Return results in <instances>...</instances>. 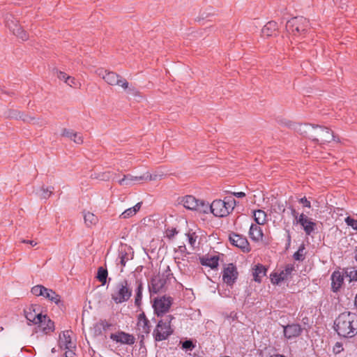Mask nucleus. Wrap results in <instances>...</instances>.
<instances>
[{"mask_svg": "<svg viewBox=\"0 0 357 357\" xmlns=\"http://www.w3.org/2000/svg\"><path fill=\"white\" fill-rule=\"evenodd\" d=\"M298 131L301 135L320 145L330 143L331 141L339 142V139L336 138L333 130L325 126L310 123L301 124Z\"/></svg>", "mask_w": 357, "mask_h": 357, "instance_id": "f257e3e1", "label": "nucleus"}, {"mask_svg": "<svg viewBox=\"0 0 357 357\" xmlns=\"http://www.w3.org/2000/svg\"><path fill=\"white\" fill-rule=\"evenodd\" d=\"M334 330L343 337H353L357 334V314L345 311L334 321Z\"/></svg>", "mask_w": 357, "mask_h": 357, "instance_id": "f03ea898", "label": "nucleus"}, {"mask_svg": "<svg viewBox=\"0 0 357 357\" xmlns=\"http://www.w3.org/2000/svg\"><path fill=\"white\" fill-rule=\"evenodd\" d=\"M173 319H174V316L169 314L158 321L153 331V336L155 341L160 342L165 340L173 334L174 330L171 326Z\"/></svg>", "mask_w": 357, "mask_h": 357, "instance_id": "7ed1b4c3", "label": "nucleus"}, {"mask_svg": "<svg viewBox=\"0 0 357 357\" xmlns=\"http://www.w3.org/2000/svg\"><path fill=\"white\" fill-rule=\"evenodd\" d=\"M132 289L130 282L128 280L119 282L111 294L112 299L115 303H122L128 301L132 296Z\"/></svg>", "mask_w": 357, "mask_h": 357, "instance_id": "20e7f679", "label": "nucleus"}, {"mask_svg": "<svg viewBox=\"0 0 357 357\" xmlns=\"http://www.w3.org/2000/svg\"><path fill=\"white\" fill-rule=\"evenodd\" d=\"M309 26V21L303 17H294L286 23V29L294 36L305 34Z\"/></svg>", "mask_w": 357, "mask_h": 357, "instance_id": "39448f33", "label": "nucleus"}, {"mask_svg": "<svg viewBox=\"0 0 357 357\" xmlns=\"http://www.w3.org/2000/svg\"><path fill=\"white\" fill-rule=\"evenodd\" d=\"M173 298L169 296H158L153 300V307L158 317H162L170 309Z\"/></svg>", "mask_w": 357, "mask_h": 357, "instance_id": "423d86ee", "label": "nucleus"}, {"mask_svg": "<svg viewBox=\"0 0 357 357\" xmlns=\"http://www.w3.org/2000/svg\"><path fill=\"white\" fill-rule=\"evenodd\" d=\"M5 22L6 26L15 36L23 41L28 40V34L24 30H23L22 26L18 24V21L13 15L7 14L5 17Z\"/></svg>", "mask_w": 357, "mask_h": 357, "instance_id": "0eeeda50", "label": "nucleus"}, {"mask_svg": "<svg viewBox=\"0 0 357 357\" xmlns=\"http://www.w3.org/2000/svg\"><path fill=\"white\" fill-rule=\"evenodd\" d=\"M157 175H152L149 172L141 176H132L131 174L124 175L123 178L118 182L121 185H132L135 183H142L144 181L156 180Z\"/></svg>", "mask_w": 357, "mask_h": 357, "instance_id": "6e6552de", "label": "nucleus"}, {"mask_svg": "<svg viewBox=\"0 0 357 357\" xmlns=\"http://www.w3.org/2000/svg\"><path fill=\"white\" fill-rule=\"evenodd\" d=\"M229 240L232 245L238 248L245 253L251 250L248 239L242 235L232 232L229 236Z\"/></svg>", "mask_w": 357, "mask_h": 357, "instance_id": "1a4fd4ad", "label": "nucleus"}, {"mask_svg": "<svg viewBox=\"0 0 357 357\" xmlns=\"http://www.w3.org/2000/svg\"><path fill=\"white\" fill-rule=\"evenodd\" d=\"M167 280L160 274L154 275L149 284V289L151 294H158L165 291Z\"/></svg>", "mask_w": 357, "mask_h": 357, "instance_id": "9d476101", "label": "nucleus"}, {"mask_svg": "<svg viewBox=\"0 0 357 357\" xmlns=\"http://www.w3.org/2000/svg\"><path fill=\"white\" fill-rule=\"evenodd\" d=\"M104 80L109 85H118L123 88L125 90L129 88V84L127 80L112 71H108L107 73H105Z\"/></svg>", "mask_w": 357, "mask_h": 357, "instance_id": "9b49d317", "label": "nucleus"}, {"mask_svg": "<svg viewBox=\"0 0 357 357\" xmlns=\"http://www.w3.org/2000/svg\"><path fill=\"white\" fill-rule=\"evenodd\" d=\"M238 275L237 268L233 264H229L222 272V280L229 286H232Z\"/></svg>", "mask_w": 357, "mask_h": 357, "instance_id": "f8f14e48", "label": "nucleus"}, {"mask_svg": "<svg viewBox=\"0 0 357 357\" xmlns=\"http://www.w3.org/2000/svg\"><path fill=\"white\" fill-rule=\"evenodd\" d=\"M109 337L113 341L124 344L131 345L135 342V338L132 335L121 331L116 333H112Z\"/></svg>", "mask_w": 357, "mask_h": 357, "instance_id": "ddd939ff", "label": "nucleus"}, {"mask_svg": "<svg viewBox=\"0 0 357 357\" xmlns=\"http://www.w3.org/2000/svg\"><path fill=\"white\" fill-rule=\"evenodd\" d=\"M303 328L298 324H287L283 327L284 335L287 339H293L300 336Z\"/></svg>", "mask_w": 357, "mask_h": 357, "instance_id": "4468645a", "label": "nucleus"}, {"mask_svg": "<svg viewBox=\"0 0 357 357\" xmlns=\"http://www.w3.org/2000/svg\"><path fill=\"white\" fill-rule=\"evenodd\" d=\"M225 202L221 199L214 200L211 204V212L216 217H225L227 215V209L225 208Z\"/></svg>", "mask_w": 357, "mask_h": 357, "instance_id": "2eb2a0df", "label": "nucleus"}, {"mask_svg": "<svg viewBox=\"0 0 357 357\" xmlns=\"http://www.w3.org/2000/svg\"><path fill=\"white\" fill-rule=\"evenodd\" d=\"M36 305H31L24 310V315L27 321L34 324H38V322H42V314L37 313L35 309Z\"/></svg>", "mask_w": 357, "mask_h": 357, "instance_id": "dca6fc26", "label": "nucleus"}, {"mask_svg": "<svg viewBox=\"0 0 357 357\" xmlns=\"http://www.w3.org/2000/svg\"><path fill=\"white\" fill-rule=\"evenodd\" d=\"M137 327L142 333L146 335H149L151 332V326L150 321L146 318L144 312L138 316Z\"/></svg>", "mask_w": 357, "mask_h": 357, "instance_id": "f3484780", "label": "nucleus"}, {"mask_svg": "<svg viewBox=\"0 0 357 357\" xmlns=\"http://www.w3.org/2000/svg\"><path fill=\"white\" fill-rule=\"evenodd\" d=\"M331 289L338 292L344 283L343 275L340 271H334L331 275Z\"/></svg>", "mask_w": 357, "mask_h": 357, "instance_id": "a211bd4d", "label": "nucleus"}, {"mask_svg": "<svg viewBox=\"0 0 357 357\" xmlns=\"http://www.w3.org/2000/svg\"><path fill=\"white\" fill-rule=\"evenodd\" d=\"M175 252L180 254V255L175 257V261L177 263L179 269L181 270V265H183V266H185V264H182L181 261H189L188 255L190 253L187 251V248L185 245L178 246V248L175 250Z\"/></svg>", "mask_w": 357, "mask_h": 357, "instance_id": "6ab92c4d", "label": "nucleus"}, {"mask_svg": "<svg viewBox=\"0 0 357 357\" xmlns=\"http://www.w3.org/2000/svg\"><path fill=\"white\" fill-rule=\"evenodd\" d=\"M61 135L73 140L77 144H82L83 143V137L82 135L78 132H74L72 130L63 128L62 130Z\"/></svg>", "mask_w": 357, "mask_h": 357, "instance_id": "aec40b11", "label": "nucleus"}, {"mask_svg": "<svg viewBox=\"0 0 357 357\" xmlns=\"http://www.w3.org/2000/svg\"><path fill=\"white\" fill-rule=\"evenodd\" d=\"M42 322H38V324L42 328L43 331L45 334H48L54 330V323L47 315L42 314Z\"/></svg>", "mask_w": 357, "mask_h": 357, "instance_id": "412c9836", "label": "nucleus"}, {"mask_svg": "<svg viewBox=\"0 0 357 357\" xmlns=\"http://www.w3.org/2000/svg\"><path fill=\"white\" fill-rule=\"evenodd\" d=\"M43 297L49 300L50 301L54 303L57 305L60 304L62 305V302L61 301V296L58 294H56L54 290L51 289H48L45 287L44 294Z\"/></svg>", "mask_w": 357, "mask_h": 357, "instance_id": "4be33fe9", "label": "nucleus"}, {"mask_svg": "<svg viewBox=\"0 0 357 357\" xmlns=\"http://www.w3.org/2000/svg\"><path fill=\"white\" fill-rule=\"evenodd\" d=\"M181 203L185 208L195 211L197 203H199V199L194 196L187 195L182 198Z\"/></svg>", "mask_w": 357, "mask_h": 357, "instance_id": "5701e85b", "label": "nucleus"}, {"mask_svg": "<svg viewBox=\"0 0 357 357\" xmlns=\"http://www.w3.org/2000/svg\"><path fill=\"white\" fill-rule=\"evenodd\" d=\"M249 236L252 241L258 242L262 239V229L257 225L252 224L249 231Z\"/></svg>", "mask_w": 357, "mask_h": 357, "instance_id": "b1692460", "label": "nucleus"}, {"mask_svg": "<svg viewBox=\"0 0 357 357\" xmlns=\"http://www.w3.org/2000/svg\"><path fill=\"white\" fill-rule=\"evenodd\" d=\"M278 30V24L274 21H270L262 28L261 33L264 36H272Z\"/></svg>", "mask_w": 357, "mask_h": 357, "instance_id": "393cba45", "label": "nucleus"}, {"mask_svg": "<svg viewBox=\"0 0 357 357\" xmlns=\"http://www.w3.org/2000/svg\"><path fill=\"white\" fill-rule=\"evenodd\" d=\"M136 289H135V305L137 307H140L142 305V291H143V283L139 280H136Z\"/></svg>", "mask_w": 357, "mask_h": 357, "instance_id": "a878e982", "label": "nucleus"}, {"mask_svg": "<svg viewBox=\"0 0 357 357\" xmlns=\"http://www.w3.org/2000/svg\"><path fill=\"white\" fill-rule=\"evenodd\" d=\"M218 256H213L211 257H202L200 259L202 266H208L212 269L216 268L218 266Z\"/></svg>", "mask_w": 357, "mask_h": 357, "instance_id": "bb28decb", "label": "nucleus"}, {"mask_svg": "<svg viewBox=\"0 0 357 357\" xmlns=\"http://www.w3.org/2000/svg\"><path fill=\"white\" fill-rule=\"evenodd\" d=\"M266 268L262 264H257L252 272L253 279L256 282H261V278L266 275Z\"/></svg>", "mask_w": 357, "mask_h": 357, "instance_id": "cd10ccee", "label": "nucleus"}, {"mask_svg": "<svg viewBox=\"0 0 357 357\" xmlns=\"http://www.w3.org/2000/svg\"><path fill=\"white\" fill-rule=\"evenodd\" d=\"M142 202L137 203L134 206L125 210L120 215V218H129L137 213L142 206Z\"/></svg>", "mask_w": 357, "mask_h": 357, "instance_id": "c85d7f7f", "label": "nucleus"}, {"mask_svg": "<svg viewBox=\"0 0 357 357\" xmlns=\"http://www.w3.org/2000/svg\"><path fill=\"white\" fill-rule=\"evenodd\" d=\"M84 223L87 227H91L95 225L98 221V217L91 212H86L84 213Z\"/></svg>", "mask_w": 357, "mask_h": 357, "instance_id": "c756f323", "label": "nucleus"}, {"mask_svg": "<svg viewBox=\"0 0 357 357\" xmlns=\"http://www.w3.org/2000/svg\"><path fill=\"white\" fill-rule=\"evenodd\" d=\"M70 331H66L63 333V338H61V347L64 346L65 349L75 348L70 336Z\"/></svg>", "mask_w": 357, "mask_h": 357, "instance_id": "7c9ffc66", "label": "nucleus"}, {"mask_svg": "<svg viewBox=\"0 0 357 357\" xmlns=\"http://www.w3.org/2000/svg\"><path fill=\"white\" fill-rule=\"evenodd\" d=\"M266 214L262 210H257L254 211V219L257 225H264L266 222Z\"/></svg>", "mask_w": 357, "mask_h": 357, "instance_id": "2f4dec72", "label": "nucleus"}, {"mask_svg": "<svg viewBox=\"0 0 357 357\" xmlns=\"http://www.w3.org/2000/svg\"><path fill=\"white\" fill-rule=\"evenodd\" d=\"M195 211L202 213H208V211H211V204L204 200L199 199V203H197V206Z\"/></svg>", "mask_w": 357, "mask_h": 357, "instance_id": "473e14b6", "label": "nucleus"}, {"mask_svg": "<svg viewBox=\"0 0 357 357\" xmlns=\"http://www.w3.org/2000/svg\"><path fill=\"white\" fill-rule=\"evenodd\" d=\"M108 272L107 270L102 266L98 268L97 279L102 283V285L107 282Z\"/></svg>", "mask_w": 357, "mask_h": 357, "instance_id": "72a5a7b5", "label": "nucleus"}, {"mask_svg": "<svg viewBox=\"0 0 357 357\" xmlns=\"http://www.w3.org/2000/svg\"><path fill=\"white\" fill-rule=\"evenodd\" d=\"M301 225L303 227L306 235L308 236L310 235L316 228V223L311 221L310 219Z\"/></svg>", "mask_w": 357, "mask_h": 357, "instance_id": "f704fd0d", "label": "nucleus"}, {"mask_svg": "<svg viewBox=\"0 0 357 357\" xmlns=\"http://www.w3.org/2000/svg\"><path fill=\"white\" fill-rule=\"evenodd\" d=\"M305 249V244L302 243L299 246L298 251L294 254V255H293L294 259L296 261H303L305 259V253L304 252Z\"/></svg>", "mask_w": 357, "mask_h": 357, "instance_id": "c9c22d12", "label": "nucleus"}, {"mask_svg": "<svg viewBox=\"0 0 357 357\" xmlns=\"http://www.w3.org/2000/svg\"><path fill=\"white\" fill-rule=\"evenodd\" d=\"M225 202V208L227 209V215H229L234 208L236 205V200L231 197H225L223 200Z\"/></svg>", "mask_w": 357, "mask_h": 357, "instance_id": "e433bc0d", "label": "nucleus"}, {"mask_svg": "<svg viewBox=\"0 0 357 357\" xmlns=\"http://www.w3.org/2000/svg\"><path fill=\"white\" fill-rule=\"evenodd\" d=\"M294 270L295 267L294 264H287L285 266V268L283 271H282L280 273V274L281 275L282 277H284V280H287L290 277V275H291L292 272Z\"/></svg>", "mask_w": 357, "mask_h": 357, "instance_id": "4c0bfd02", "label": "nucleus"}, {"mask_svg": "<svg viewBox=\"0 0 357 357\" xmlns=\"http://www.w3.org/2000/svg\"><path fill=\"white\" fill-rule=\"evenodd\" d=\"M119 258L120 259V264L122 266H125L126 262L132 259L130 254L122 250L119 252Z\"/></svg>", "mask_w": 357, "mask_h": 357, "instance_id": "58836bf2", "label": "nucleus"}, {"mask_svg": "<svg viewBox=\"0 0 357 357\" xmlns=\"http://www.w3.org/2000/svg\"><path fill=\"white\" fill-rule=\"evenodd\" d=\"M9 117L11 118H15V119H22L24 121L29 122L31 121L34 120V118L29 117L27 116H24L23 114H20V112H17V111H12L10 112V114H8Z\"/></svg>", "mask_w": 357, "mask_h": 357, "instance_id": "ea45409f", "label": "nucleus"}, {"mask_svg": "<svg viewBox=\"0 0 357 357\" xmlns=\"http://www.w3.org/2000/svg\"><path fill=\"white\" fill-rule=\"evenodd\" d=\"M45 287L43 285L38 284L33 287L31 292L36 296H43L44 294Z\"/></svg>", "mask_w": 357, "mask_h": 357, "instance_id": "a19ab883", "label": "nucleus"}, {"mask_svg": "<svg viewBox=\"0 0 357 357\" xmlns=\"http://www.w3.org/2000/svg\"><path fill=\"white\" fill-rule=\"evenodd\" d=\"M182 343V348L186 351H192V349L195 347V344L191 340H186Z\"/></svg>", "mask_w": 357, "mask_h": 357, "instance_id": "79ce46f5", "label": "nucleus"}, {"mask_svg": "<svg viewBox=\"0 0 357 357\" xmlns=\"http://www.w3.org/2000/svg\"><path fill=\"white\" fill-rule=\"evenodd\" d=\"M346 275L349 278L350 281H357V269L350 268L346 271Z\"/></svg>", "mask_w": 357, "mask_h": 357, "instance_id": "37998d69", "label": "nucleus"}, {"mask_svg": "<svg viewBox=\"0 0 357 357\" xmlns=\"http://www.w3.org/2000/svg\"><path fill=\"white\" fill-rule=\"evenodd\" d=\"M344 221L348 226L351 227L354 230L357 231V220L348 216L345 218Z\"/></svg>", "mask_w": 357, "mask_h": 357, "instance_id": "c03bdc74", "label": "nucleus"}, {"mask_svg": "<svg viewBox=\"0 0 357 357\" xmlns=\"http://www.w3.org/2000/svg\"><path fill=\"white\" fill-rule=\"evenodd\" d=\"M57 77L59 79L64 80L67 84L70 85L69 80H70V79H71V77L68 76L66 73L61 72V71H58Z\"/></svg>", "mask_w": 357, "mask_h": 357, "instance_id": "a18cd8bd", "label": "nucleus"}, {"mask_svg": "<svg viewBox=\"0 0 357 357\" xmlns=\"http://www.w3.org/2000/svg\"><path fill=\"white\" fill-rule=\"evenodd\" d=\"M272 282L273 284H279L280 282L284 281V277L281 276L280 273H275L272 275L271 278Z\"/></svg>", "mask_w": 357, "mask_h": 357, "instance_id": "49530a36", "label": "nucleus"}, {"mask_svg": "<svg viewBox=\"0 0 357 357\" xmlns=\"http://www.w3.org/2000/svg\"><path fill=\"white\" fill-rule=\"evenodd\" d=\"M101 326L102 329L105 331L108 330L111 326L112 324L108 323L106 320H100L97 324L96 327Z\"/></svg>", "mask_w": 357, "mask_h": 357, "instance_id": "de8ad7c7", "label": "nucleus"}, {"mask_svg": "<svg viewBox=\"0 0 357 357\" xmlns=\"http://www.w3.org/2000/svg\"><path fill=\"white\" fill-rule=\"evenodd\" d=\"M160 275L164 276V278H165V279L167 281L169 280L172 278H174L173 273H172L171 269L169 266H167L166 270Z\"/></svg>", "mask_w": 357, "mask_h": 357, "instance_id": "09e8293b", "label": "nucleus"}, {"mask_svg": "<svg viewBox=\"0 0 357 357\" xmlns=\"http://www.w3.org/2000/svg\"><path fill=\"white\" fill-rule=\"evenodd\" d=\"M42 191H43V193L40 195V197L43 198V199H47L52 194V191L50 189H49V188H44L43 187L42 188Z\"/></svg>", "mask_w": 357, "mask_h": 357, "instance_id": "8fccbe9b", "label": "nucleus"}, {"mask_svg": "<svg viewBox=\"0 0 357 357\" xmlns=\"http://www.w3.org/2000/svg\"><path fill=\"white\" fill-rule=\"evenodd\" d=\"M197 238V236L195 235V233L188 234V243L192 247L195 246Z\"/></svg>", "mask_w": 357, "mask_h": 357, "instance_id": "3c124183", "label": "nucleus"}, {"mask_svg": "<svg viewBox=\"0 0 357 357\" xmlns=\"http://www.w3.org/2000/svg\"><path fill=\"white\" fill-rule=\"evenodd\" d=\"M166 236L171 239L177 233V230L176 228L167 229L165 231Z\"/></svg>", "mask_w": 357, "mask_h": 357, "instance_id": "603ef678", "label": "nucleus"}, {"mask_svg": "<svg viewBox=\"0 0 357 357\" xmlns=\"http://www.w3.org/2000/svg\"><path fill=\"white\" fill-rule=\"evenodd\" d=\"M309 218L307 215H305L304 213H301L298 215L296 223L299 225H303V223L306 222L307 220H308Z\"/></svg>", "mask_w": 357, "mask_h": 357, "instance_id": "864d4df0", "label": "nucleus"}, {"mask_svg": "<svg viewBox=\"0 0 357 357\" xmlns=\"http://www.w3.org/2000/svg\"><path fill=\"white\" fill-rule=\"evenodd\" d=\"M333 352L335 354H340L342 351H343V346L342 343L336 342L333 347Z\"/></svg>", "mask_w": 357, "mask_h": 357, "instance_id": "5fc2aeb1", "label": "nucleus"}, {"mask_svg": "<svg viewBox=\"0 0 357 357\" xmlns=\"http://www.w3.org/2000/svg\"><path fill=\"white\" fill-rule=\"evenodd\" d=\"M298 202H299V203L302 204L304 207H307L308 208H311L310 202L308 201L305 197L299 199Z\"/></svg>", "mask_w": 357, "mask_h": 357, "instance_id": "6e6d98bb", "label": "nucleus"}, {"mask_svg": "<svg viewBox=\"0 0 357 357\" xmlns=\"http://www.w3.org/2000/svg\"><path fill=\"white\" fill-rule=\"evenodd\" d=\"M108 71L106 70H104L103 68H98L96 70V75L101 77L104 79V76L105 75V73H107Z\"/></svg>", "mask_w": 357, "mask_h": 357, "instance_id": "4d7b16f0", "label": "nucleus"}, {"mask_svg": "<svg viewBox=\"0 0 357 357\" xmlns=\"http://www.w3.org/2000/svg\"><path fill=\"white\" fill-rule=\"evenodd\" d=\"M73 348L66 349L65 357H76L75 353L73 351Z\"/></svg>", "mask_w": 357, "mask_h": 357, "instance_id": "13d9d810", "label": "nucleus"}, {"mask_svg": "<svg viewBox=\"0 0 357 357\" xmlns=\"http://www.w3.org/2000/svg\"><path fill=\"white\" fill-rule=\"evenodd\" d=\"M290 210H291V213L292 215V216L296 219L297 220L298 217V212L296 211V209L293 207V206H289V208Z\"/></svg>", "mask_w": 357, "mask_h": 357, "instance_id": "bf43d9fd", "label": "nucleus"}, {"mask_svg": "<svg viewBox=\"0 0 357 357\" xmlns=\"http://www.w3.org/2000/svg\"><path fill=\"white\" fill-rule=\"evenodd\" d=\"M22 243H28V244H30L31 246H35L37 245V243L35 242L34 241H31V240H22L21 241Z\"/></svg>", "mask_w": 357, "mask_h": 357, "instance_id": "052dcab7", "label": "nucleus"}, {"mask_svg": "<svg viewBox=\"0 0 357 357\" xmlns=\"http://www.w3.org/2000/svg\"><path fill=\"white\" fill-rule=\"evenodd\" d=\"M234 196L238 197V198H242L245 197V193L243 192H234Z\"/></svg>", "mask_w": 357, "mask_h": 357, "instance_id": "680f3d73", "label": "nucleus"}, {"mask_svg": "<svg viewBox=\"0 0 357 357\" xmlns=\"http://www.w3.org/2000/svg\"><path fill=\"white\" fill-rule=\"evenodd\" d=\"M287 245H289L291 243V234L289 230L287 231Z\"/></svg>", "mask_w": 357, "mask_h": 357, "instance_id": "e2e57ef3", "label": "nucleus"}, {"mask_svg": "<svg viewBox=\"0 0 357 357\" xmlns=\"http://www.w3.org/2000/svg\"><path fill=\"white\" fill-rule=\"evenodd\" d=\"M75 78L71 77V79H70V80H69V82L70 84V86H73V85H75Z\"/></svg>", "mask_w": 357, "mask_h": 357, "instance_id": "0e129e2a", "label": "nucleus"}, {"mask_svg": "<svg viewBox=\"0 0 357 357\" xmlns=\"http://www.w3.org/2000/svg\"><path fill=\"white\" fill-rule=\"evenodd\" d=\"M102 180H107V179H109V176L105 174H103L102 176V178H101Z\"/></svg>", "mask_w": 357, "mask_h": 357, "instance_id": "69168bd1", "label": "nucleus"}, {"mask_svg": "<svg viewBox=\"0 0 357 357\" xmlns=\"http://www.w3.org/2000/svg\"><path fill=\"white\" fill-rule=\"evenodd\" d=\"M140 337H141V340H140V343H143V341H144V335L142 334L140 335Z\"/></svg>", "mask_w": 357, "mask_h": 357, "instance_id": "338daca9", "label": "nucleus"}, {"mask_svg": "<svg viewBox=\"0 0 357 357\" xmlns=\"http://www.w3.org/2000/svg\"><path fill=\"white\" fill-rule=\"evenodd\" d=\"M355 259L357 261V249L356 250Z\"/></svg>", "mask_w": 357, "mask_h": 357, "instance_id": "774afa93", "label": "nucleus"}]
</instances>
